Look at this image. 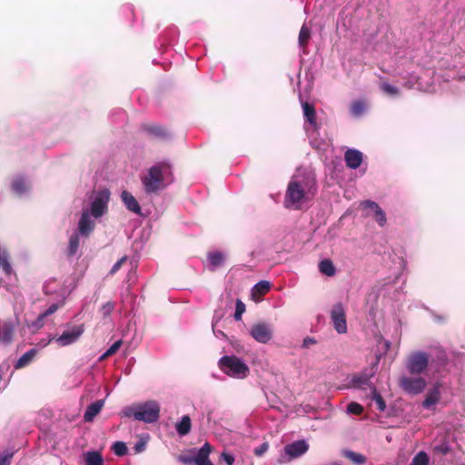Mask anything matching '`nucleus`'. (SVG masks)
Instances as JSON below:
<instances>
[{"mask_svg":"<svg viewBox=\"0 0 465 465\" xmlns=\"http://www.w3.org/2000/svg\"><path fill=\"white\" fill-rule=\"evenodd\" d=\"M111 192L107 188L93 190L87 196L78 221V230L83 237H88L94 230L95 221L108 213Z\"/></svg>","mask_w":465,"mask_h":465,"instance_id":"nucleus-1","label":"nucleus"},{"mask_svg":"<svg viewBox=\"0 0 465 465\" xmlns=\"http://www.w3.org/2000/svg\"><path fill=\"white\" fill-rule=\"evenodd\" d=\"M172 164L167 161L153 164L142 176L141 182L146 194H157L173 183Z\"/></svg>","mask_w":465,"mask_h":465,"instance_id":"nucleus-2","label":"nucleus"},{"mask_svg":"<svg viewBox=\"0 0 465 465\" xmlns=\"http://www.w3.org/2000/svg\"><path fill=\"white\" fill-rule=\"evenodd\" d=\"M317 193L315 174L303 170L302 177L292 181V209H307Z\"/></svg>","mask_w":465,"mask_h":465,"instance_id":"nucleus-3","label":"nucleus"},{"mask_svg":"<svg viewBox=\"0 0 465 465\" xmlns=\"http://www.w3.org/2000/svg\"><path fill=\"white\" fill-rule=\"evenodd\" d=\"M160 404L157 401L149 400L143 403L124 407L121 415L125 418H134L144 423H155L160 418Z\"/></svg>","mask_w":465,"mask_h":465,"instance_id":"nucleus-4","label":"nucleus"},{"mask_svg":"<svg viewBox=\"0 0 465 465\" xmlns=\"http://www.w3.org/2000/svg\"><path fill=\"white\" fill-rule=\"evenodd\" d=\"M217 365L223 373L233 379L243 380L250 374V368L245 361L236 355L221 357Z\"/></svg>","mask_w":465,"mask_h":465,"instance_id":"nucleus-5","label":"nucleus"},{"mask_svg":"<svg viewBox=\"0 0 465 465\" xmlns=\"http://www.w3.org/2000/svg\"><path fill=\"white\" fill-rule=\"evenodd\" d=\"M85 331L84 323L73 324L68 322L64 324V330L60 335L50 334L47 342H43L42 347H45L51 341H54L60 347H66L76 343Z\"/></svg>","mask_w":465,"mask_h":465,"instance_id":"nucleus-6","label":"nucleus"},{"mask_svg":"<svg viewBox=\"0 0 465 465\" xmlns=\"http://www.w3.org/2000/svg\"><path fill=\"white\" fill-rule=\"evenodd\" d=\"M301 105L302 109V114L304 117V129L308 136L314 135L318 133L320 124L316 119V111L314 104L308 101H303L300 97Z\"/></svg>","mask_w":465,"mask_h":465,"instance_id":"nucleus-7","label":"nucleus"},{"mask_svg":"<svg viewBox=\"0 0 465 465\" xmlns=\"http://www.w3.org/2000/svg\"><path fill=\"white\" fill-rule=\"evenodd\" d=\"M249 334L255 341L267 344L272 339L273 327L267 322H258L250 327Z\"/></svg>","mask_w":465,"mask_h":465,"instance_id":"nucleus-8","label":"nucleus"},{"mask_svg":"<svg viewBox=\"0 0 465 465\" xmlns=\"http://www.w3.org/2000/svg\"><path fill=\"white\" fill-rule=\"evenodd\" d=\"M429 363L428 355L423 351H415L408 359L406 367L411 374H420L423 372Z\"/></svg>","mask_w":465,"mask_h":465,"instance_id":"nucleus-9","label":"nucleus"},{"mask_svg":"<svg viewBox=\"0 0 465 465\" xmlns=\"http://www.w3.org/2000/svg\"><path fill=\"white\" fill-rule=\"evenodd\" d=\"M331 320L334 330L339 334L347 332V322L345 316V310L341 302L334 304L331 310Z\"/></svg>","mask_w":465,"mask_h":465,"instance_id":"nucleus-10","label":"nucleus"},{"mask_svg":"<svg viewBox=\"0 0 465 465\" xmlns=\"http://www.w3.org/2000/svg\"><path fill=\"white\" fill-rule=\"evenodd\" d=\"M400 385L404 391L416 395L423 391L426 381L422 377L403 376L400 380Z\"/></svg>","mask_w":465,"mask_h":465,"instance_id":"nucleus-11","label":"nucleus"},{"mask_svg":"<svg viewBox=\"0 0 465 465\" xmlns=\"http://www.w3.org/2000/svg\"><path fill=\"white\" fill-rule=\"evenodd\" d=\"M18 325L16 317L0 320V343L8 345L13 341L14 331Z\"/></svg>","mask_w":465,"mask_h":465,"instance_id":"nucleus-12","label":"nucleus"},{"mask_svg":"<svg viewBox=\"0 0 465 465\" xmlns=\"http://www.w3.org/2000/svg\"><path fill=\"white\" fill-rule=\"evenodd\" d=\"M373 376V372L363 371L360 374H354L349 381V386L354 389H364L371 386V379Z\"/></svg>","mask_w":465,"mask_h":465,"instance_id":"nucleus-13","label":"nucleus"},{"mask_svg":"<svg viewBox=\"0 0 465 465\" xmlns=\"http://www.w3.org/2000/svg\"><path fill=\"white\" fill-rule=\"evenodd\" d=\"M363 154L357 149H348L344 153L346 165L351 169H357L362 163Z\"/></svg>","mask_w":465,"mask_h":465,"instance_id":"nucleus-14","label":"nucleus"},{"mask_svg":"<svg viewBox=\"0 0 465 465\" xmlns=\"http://www.w3.org/2000/svg\"><path fill=\"white\" fill-rule=\"evenodd\" d=\"M121 199L126 209L135 214H141V207L135 197L128 191H123Z\"/></svg>","mask_w":465,"mask_h":465,"instance_id":"nucleus-15","label":"nucleus"},{"mask_svg":"<svg viewBox=\"0 0 465 465\" xmlns=\"http://www.w3.org/2000/svg\"><path fill=\"white\" fill-rule=\"evenodd\" d=\"M225 261V254L222 252L214 251L207 254V266L210 271H215L222 266Z\"/></svg>","mask_w":465,"mask_h":465,"instance_id":"nucleus-16","label":"nucleus"},{"mask_svg":"<svg viewBox=\"0 0 465 465\" xmlns=\"http://www.w3.org/2000/svg\"><path fill=\"white\" fill-rule=\"evenodd\" d=\"M104 400H98L89 404L84 411V420L86 422H91L101 411L104 405Z\"/></svg>","mask_w":465,"mask_h":465,"instance_id":"nucleus-17","label":"nucleus"},{"mask_svg":"<svg viewBox=\"0 0 465 465\" xmlns=\"http://www.w3.org/2000/svg\"><path fill=\"white\" fill-rule=\"evenodd\" d=\"M0 269L6 279H11L15 275L10 256L5 251L0 252Z\"/></svg>","mask_w":465,"mask_h":465,"instance_id":"nucleus-18","label":"nucleus"},{"mask_svg":"<svg viewBox=\"0 0 465 465\" xmlns=\"http://www.w3.org/2000/svg\"><path fill=\"white\" fill-rule=\"evenodd\" d=\"M143 129L152 136L160 139H168L171 137L170 133L161 125L158 124H147L143 126Z\"/></svg>","mask_w":465,"mask_h":465,"instance_id":"nucleus-19","label":"nucleus"},{"mask_svg":"<svg viewBox=\"0 0 465 465\" xmlns=\"http://www.w3.org/2000/svg\"><path fill=\"white\" fill-rule=\"evenodd\" d=\"M37 353L38 349L36 348H32L28 350L17 360V361L15 364V368L18 370L29 365L34 361Z\"/></svg>","mask_w":465,"mask_h":465,"instance_id":"nucleus-20","label":"nucleus"},{"mask_svg":"<svg viewBox=\"0 0 465 465\" xmlns=\"http://www.w3.org/2000/svg\"><path fill=\"white\" fill-rule=\"evenodd\" d=\"M310 449L307 440H298L292 441V460L302 457Z\"/></svg>","mask_w":465,"mask_h":465,"instance_id":"nucleus-21","label":"nucleus"},{"mask_svg":"<svg viewBox=\"0 0 465 465\" xmlns=\"http://www.w3.org/2000/svg\"><path fill=\"white\" fill-rule=\"evenodd\" d=\"M440 400V387L439 385H435L432 389H430L425 400L422 402V406L425 409H430L431 406L435 405Z\"/></svg>","mask_w":465,"mask_h":465,"instance_id":"nucleus-22","label":"nucleus"},{"mask_svg":"<svg viewBox=\"0 0 465 465\" xmlns=\"http://www.w3.org/2000/svg\"><path fill=\"white\" fill-rule=\"evenodd\" d=\"M12 191L18 196H23L29 191V184L25 178L16 177L12 182Z\"/></svg>","mask_w":465,"mask_h":465,"instance_id":"nucleus-23","label":"nucleus"},{"mask_svg":"<svg viewBox=\"0 0 465 465\" xmlns=\"http://www.w3.org/2000/svg\"><path fill=\"white\" fill-rule=\"evenodd\" d=\"M271 289V283L268 281H260L252 289V297L258 301L261 296L267 293Z\"/></svg>","mask_w":465,"mask_h":465,"instance_id":"nucleus-24","label":"nucleus"},{"mask_svg":"<svg viewBox=\"0 0 465 465\" xmlns=\"http://www.w3.org/2000/svg\"><path fill=\"white\" fill-rule=\"evenodd\" d=\"M192 428V421L189 415H183L181 420L175 424V430L179 436L183 437L187 435Z\"/></svg>","mask_w":465,"mask_h":465,"instance_id":"nucleus-25","label":"nucleus"},{"mask_svg":"<svg viewBox=\"0 0 465 465\" xmlns=\"http://www.w3.org/2000/svg\"><path fill=\"white\" fill-rule=\"evenodd\" d=\"M80 236L83 235L79 232L78 229L70 236L67 248L68 256L73 257L77 254L80 245Z\"/></svg>","mask_w":465,"mask_h":465,"instance_id":"nucleus-26","label":"nucleus"},{"mask_svg":"<svg viewBox=\"0 0 465 465\" xmlns=\"http://www.w3.org/2000/svg\"><path fill=\"white\" fill-rule=\"evenodd\" d=\"M319 271L322 274L331 277L336 273V268L330 259H323L319 262Z\"/></svg>","mask_w":465,"mask_h":465,"instance_id":"nucleus-27","label":"nucleus"},{"mask_svg":"<svg viewBox=\"0 0 465 465\" xmlns=\"http://www.w3.org/2000/svg\"><path fill=\"white\" fill-rule=\"evenodd\" d=\"M212 450V446L210 443L205 442L196 452V455L193 456L194 464H198L202 461L209 460V455Z\"/></svg>","mask_w":465,"mask_h":465,"instance_id":"nucleus-28","label":"nucleus"},{"mask_svg":"<svg viewBox=\"0 0 465 465\" xmlns=\"http://www.w3.org/2000/svg\"><path fill=\"white\" fill-rule=\"evenodd\" d=\"M84 461L86 465H102L103 464V457L97 451H87L84 454Z\"/></svg>","mask_w":465,"mask_h":465,"instance_id":"nucleus-29","label":"nucleus"},{"mask_svg":"<svg viewBox=\"0 0 465 465\" xmlns=\"http://www.w3.org/2000/svg\"><path fill=\"white\" fill-rule=\"evenodd\" d=\"M351 114L355 117L361 116L366 111V104L363 101H354L350 107Z\"/></svg>","mask_w":465,"mask_h":465,"instance_id":"nucleus-30","label":"nucleus"},{"mask_svg":"<svg viewBox=\"0 0 465 465\" xmlns=\"http://www.w3.org/2000/svg\"><path fill=\"white\" fill-rule=\"evenodd\" d=\"M371 394L372 401H374L377 405V409L380 411H384L386 409V403L381 395L377 391L376 388L373 386L371 387Z\"/></svg>","mask_w":465,"mask_h":465,"instance_id":"nucleus-31","label":"nucleus"},{"mask_svg":"<svg viewBox=\"0 0 465 465\" xmlns=\"http://www.w3.org/2000/svg\"><path fill=\"white\" fill-rule=\"evenodd\" d=\"M429 462L428 454L421 450L413 457L411 465H429Z\"/></svg>","mask_w":465,"mask_h":465,"instance_id":"nucleus-32","label":"nucleus"},{"mask_svg":"<svg viewBox=\"0 0 465 465\" xmlns=\"http://www.w3.org/2000/svg\"><path fill=\"white\" fill-rule=\"evenodd\" d=\"M112 450L116 456L123 457L127 454L128 449L124 441H115L112 445Z\"/></svg>","mask_w":465,"mask_h":465,"instance_id":"nucleus-33","label":"nucleus"},{"mask_svg":"<svg viewBox=\"0 0 465 465\" xmlns=\"http://www.w3.org/2000/svg\"><path fill=\"white\" fill-rule=\"evenodd\" d=\"M344 456L356 464H362L366 460V458L362 454L356 453L352 450H345Z\"/></svg>","mask_w":465,"mask_h":465,"instance_id":"nucleus-34","label":"nucleus"},{"mask_svg":"<svg viewBox=\"0 0 465 465\" xmlns=\"http://www.w3.org/2000/svg\"><path fill=\"white\" fill-rule=\"evenodd\" d=\"M64 304V298L59 300L56 302L51 303L48 306V308L46 310H45L42 313L44 314V316H45L47 318L48 316L54 313L59 308L63 307Z\"/></svg>","mask_w":465,"mask_h":465,"instance_id":"nucleus-35","label":"nucleus"},{"mask_svg":"<svg viewBox=\"0 0 465 465\" xmlns=\"http://www.w3.org/2000/svg\"><path fill=\"white\" fill-rule=\"evenodd\" d=\"M246 307L245 304L242 302V300L237 299L235 302V312L233 314V318L235 321H241L242 314L245 312Z\"/></svg>","mask_w":465,"mask_h":465,"instance_id":"nucleus-36","label":"nucleus"},{"mask_svg":"<svg viewBox=\"0 0 465 465\" xmlns=\"http://www.w3.org/2000/svg\"><path fill=\"white\" fill-rule=\"evenodd\" d=\"M310 36H311V30L306 25H303L301 28V31L299 34V39H298V42H299V45L301 47H303L306 45Z\"/></svg>","mask_w":465,"mask_h":465,"instance_id":"nucleus-37","label":"nucleus"},{"mask_svg":"<svg viewBox=\"0 0 465 465\" xmlns=\"http://www.w3.org/2000/svg\"><path fill=\"white\" fill-rule=\"evenodd\" d=\"M291 461V443L284 446L283 453L278 459L279 463H288Z\"/></svg>","mask_w":465,"mask_h":465,"instance_id":"nucleus-38","label":"nucleus"},{"mask_svg":"<svg viewBox=\"0 0 465 465\" xmlns=\"http://www.w3.org/2000/svg\"><path fill=\"white\" fill-rule=\"evenodd\" d=\"M433 450L436 452V453H440V454H447L450 452V447L449 445L448 442L446 441H441V442H439L437 444H435L433 446Z\"/></svg>","mask_w":465,"mask_h":465,"instance_id":"nucleus-39","label":"nucleus"},{"mask_svg":"<svg viewBox=\"0 0 465 465\" xmlns=\"http://www.w3.org/2000/svg\"><path fill=\"white\" fill-rule=\"evenodd\" d=\"M381 88L384 93H386L387 94L391 95V96H395L399 93V90L396 86H394L389 83H386V82L381 83Z\"/></svg>","mask_w":465,"mask_h":465,"instance_id":"nucleus-40","label":"nucleus"},{"mask_svg":"<svg viewBox=\"0 0 465 465\" xmlns=\"http://www.w3.org/2000/svg\"><path fill=\"white\" fill-rule=\"evenodd\" d=\"M114 307H115V303L113 302H107L106 303H104L102 307H101V313L103 315L104 318H107L108 316H110V314L113 312V311L114 310Z\"/></svg>","mask_w":465,"mask_h":465,"instance_id":"nucleus-41","label":"nucleus"},{"mask_svg":"<svg viewBox=\"0 0 465 465\" xmlns=\"http://www.w3.org/2000/svg\"><path fill=\"white\" fill-rule=\"evenodd\" d=\"M45 319L46 317L44 316V314L41 312L38 317L33 321L31 324H29V327L33 328L34 330H39L45 325Z\"/></svg>","mask_w":465,"mask_h":465,"instance_id":"nucleus-42","label":"nucleus"},{"mask_svg":"<svg viewBox=\"0 0 465 465\" xmlns=\"http://www.w3.org/2000/svg\"><path fill=\"white\" fill-rule=\"evenodd\" d=\"M225 312L223 309H216L212 321V329H214L219 322L224 317Z\"/></svg>","mask_w":465,"mask_h":465,"instance_id":"nucleus-43","label":"nucleus"},{"mask_svg":"<svg viewBox=\"0 0 465 465\" xmlns=\"http://www.w3.org/2000/svg\"><path fill=\"white\" fill-rule=\"evenodd\" d=\"M363 411L361 405L357 402H351L347 405V412L350 414H361Z\"/></svg>","mask_w":465,"mask_h":465,"instance_id":"nucleus-44","label":"nucleus"},{"mask_svg":"<svg viewBox=\"0 0 465 465\" xmlns=\"http://www.w3.org/2000/svg\"><path fill=\"white\" fill-rule=\"evenodd\" d=\"M374 217L376 222L381 225L383 226L386 223V215L385 213L382 211L381 208L374 212Z\"/></svg>","mask_w":465,"mask_h":465,"instance_id":"nucleus-45","label":"nucleus"},{"mask_svg":"<svg viewBox=\"0 0 465 465\" xmlns=\"http://www.w3.org/2000/svg\"><path fill=\"white\" fill-rule=\"evenodd\" d=\"M268 449L269 444L267 442H263L260 446L256 447L253 452L256 456L261 457L268 450Z\"/></svg>","mask_w":465,"mask_h":465,"instance_id":"nucleus-46","label":"nucleus"},{"mask_svg":"<svg viewBox=\"0 0 465 465\" xmlns=\"http://www.w3.org/2000/svg\"><path fill=\"white\" fill-rule=\"evenodd\" d=\"M221 460H223L227 465H233L234 463V456L228 452H222L221 454Z\"/></svg>","mask_w":465,"mask_h":465,"instance_id":"nucleus-47","label":"nucleus"},{"mask_svg":"<svg viewBox=\"0 0 465 465\" xmlns=\"http://www.w3.org/2000/svg\"><path fill=\"white\" fill-rule=\"evenodd\" d=\"M284 207L287 209L291 208V181L287 183L286 187Z\"/></svg>","mask_w":465,"mask_h":465,"instance_id":"nucleus-48","label":"nucleus"},{"mask_svg":"<svg viewBox=\"0 0 465 465\" xmlns=\"http://www.w3.org/2000/svg\"><path fill=\"white\" fill-rule=\"evenodd\" d=\"M127 260V256L122 257L118 260L111 268L110 274H114L123 265V263Z\"/></svg>","mask_w":465,"mask_h":465,"instance_id":"nucleus-49","label":"nucleus"},{"mask_svg":"<svg viewBox=\"0 0 465 465\" xmlns=\"http://www.w3.org/2000/svg\"><path fill=\"white\" fill-rule=\"evenodd\" d=\"M12 457V453L0 454V465H10Z\"/></svg>","mask_w":465,"mask_h":465,"instance_id":"nucleus-50","label":"nucleus"},{"mask_svg":"<svg viewBox=\"0 0 465 465\" xmlns=\"http://www.w3.org/2000/svg\"><path fill=\"white\" fill-rule=\"evenodd\" d=\"M122 341L118 340L114 341L106 351H108V354H114L121 347Z\"/></svg>","mask_w":465,"mask_h":465,"instance_id":"nucleus-51","label":"nucleus"},{"mask_svg":"<svg viewBox=\"0 0 465 465\" xmlns=\"http://www.w3.org/2000/svg\"><path fill=\"white\" fill-rule=\"evenodd\" d=\"M145 446H146V441L140 440L139 441H137L134 444V450L135 453H140L145 450Z\"/></svg>","mask_w":465,"mask_h":465,"instance_id":"nucleus-52","label":"nucleus"},{"mask_svg":"<svg viewBox=\"0 0 465 465\" xmlns=\"http://www.w3.org/2000/svg\"><path fill=\"white\" fill-rule=\"evenodd\" d=\"M362 205L364 208H369V209L372 210L373 212H376L377 210H379L381 208L378 205V203H376L375 202L370 201V200L363 202Z\"/></svg>","mask_w":465,"mask_h":465,"instance_id":"nucleus-53","label":"nucleus"},{"mask_svg":"<svg viewBox=\"0 0 465 465\" xmlns=\"http://www.w3.org/2000/svg\"><path fill=\"white\" fill-rule=\"evenodd\" d=\"M317 343V341L315 338L313 337H306L303 339V341H302V348H310L312 345H314Z\"/></svg>","mask_w":465,"mask_h":465,"instance_id":"nucleus-54","label":"nucleus"},{"mask_svg":"<svg viewBox=\"0 0 465 465\" xmlns=\"http://www.w3.org/2000/svg\"><path fill=\"white\" fill-rule=\"evenodd\" d=\"M438 359L440 363L447 361V356L445 351L441 347H437Z\"/></svg>","mask_w":465,"mask_h":465,"instance_id":"nucleus-55","label":"nucleus"},{"mask_svg":"<svg viewBox=\"0 0 465 465\" xmlns=\"http://www.w3.org/2000/svg\"><path fill=\"white\" fill-rule=\"evenodd\" d=\"M179 461L184 463V464H193L194 463V460H193V456H189V455H180L179 458H178Z\"/></svg>","mask_w":465,"mask_h":465,"instance_id":"nucleus-56","label":"nucleus"},{"mask_svg":"<svg viewBox=\"0 0 465 465\" xmlns=\"http://www.w3.org/2000/svg\"><path fill=\"white\" fill-rule=\"evenodd\" d=\"M213 332L214 336L218 339H223V340L227 339L226 334L223 331L217 330L216 327L214 329H213Z\"/></svg>","mask_w":465,"mask_h":465,"instance_id":"nucleus-57","label":"nucleus"},{"mask_svg":"<svg viewBox=\"0 0 465 465\" xmlns=\"http://www.w3.org/2000/svg\"><path fill=\"white\" fill-rule=\"evenodd\" d=\"M232 304V298L231 296H227L226 297V301H225V306L226 307H231Z\"/></svg>","mask_w":465,"mask_h":465,"instance_id":"nucleus-58","label":"nucleus"},{"mask_svg":"<svg viewBox=\"0 0 465 465\" xmlns=\"http://www.w3.org/2000/svg\"><path fill=\"white\" fill-rule=\"evenodd\" d=\"M279 196H280V193H276V194H273V193H271L270 194V197L275 202V203H278L279 202Z\"/></svg>","mask_w":465,"mask_h":465,"instance_id":"nucleus-59","label":"nucleus"},{"mask_svg":"<svg viewBox=\"0 0 465 465\" xmlns=\"http://www.w3.org/2000/svg\"><path fill=\"white\" fill-rule=\"evenodd\" d=\"M109 356H112L111 354H108V351H105L100 357H99V361H103L104 359H106L107 357Z\"/></svg>","mask_w":465,"mask_h":465,"instance_id":"nucleus-60","label":"nucleus"},{"mask_svg":"<svg viewBox=\"0 0 465 465\" xmlns=\"http://www.w3.org/2000/svg\"><path fill=\"white\" fill-rule=\"evenodd\" d=\"M399 263H400L401 269L404 270L406 267V262L403 259H399Z\"/></svg>","mask_w":465,"mask_h":465,"instance_id":"nucleus-61","label":"nucleus"},{"mask_svg":"<svg viewBox=\"0 0 465 465\" xmlns=\"http://www.w3.org/2000/svg\"><path fill=\"white\" fill-rule=\"evenodd\" d=\"M196 465H213V464L211 462V460L209 459V460L202 461V462H200V463H198Z\"/></svg>","mask_w":465,"mask_h":465,"instance_id":"nucleus-62","label":"nucleus"},{"mask_svg":"<svg viewBox=\"0 0 465 465\" xmlns=\"http://www.w3.org/2000/svg\"><path fill=\"white\" fill-rule=\"evenodd\" d=\"M5 286V279L4 277H0V287Z\"/></svg>","mask_w":465,"mask_h":465,"instance_id":"nucleus-63","label":"nucleus"},{"mask_svg":"<svg viewBox=\"0 0 465 465\" xmlns=\"http://www.w3.org/2000/svg\"><path fill=\"white\" fill-rule=\"evenodd\" d=\"M333 465H341L340 462H335Z\"/></svg>","mask_w":465,"mask_h":465,"instance_id":"nucleus-64","label":"nucleus"}]
</instances>
